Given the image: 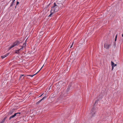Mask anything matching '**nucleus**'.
Wrapping results in <instances>:
<instances>
[{
    "label": "nucleus",
    "instance_id": "3",
    "mask_svg": "<svg viewBox=\"0 0 123 123\" xmlns=\"http://www.w3.org/2000/svg\"><path fill=\"white\" fill-rule=\"evenodd\" d=\"M95 109L93 107V108L91 110V113H90V115L92 117L94 115V114H95Z\"/></svg>",
    "mask_w": 123,
    "mask_h": 123
},
{
    "label": "nucleus",
    "instance_id": "19",
    "mask_svg": "<svg viewBox=\"0 0 123 123\" xmlns=\"http://www.w3.org/2000/svg\"><path fill=\"white\" fill-rule=\"evenodd\" d=\"M98 100H96L95 102V104H94V105H95V104H96V103H97V102H98Z\"/></svg>",
    "mask_w": 123,
    "mask_h": 123
},
{
    "label": "nucleus",
    "instance_id": "32",
    "mask_svg": "<svg viewBox=\"0 0 123 123\" xmlns=\"http://www.w3.org/2000/svg\"><path fill=\"white\" fill-rule=\"evenodd\" d=\"M0 123H4L1 121Z\"/></svg>",
    "mask_w": 123,
    "mask_h": 123
},
{
    "label": "nucleus",
    "instance_id": "1",
    "mask_svg": "<svg viewBox=\"0 0 123 123\" xmlns=\"http://www.w3.org/2000/svg\"><path fill=\"white\" fill-rule=\"evenodd\" d=\"M58 10L59 9L58 8V7H57L56 5V3L55 2L54 3L53 6L51 7V12H57Z\"/></svg>",
    "mask_w": 123,
    "mask_h": 123
},
{
    "label": "nucleus",
    "instance_id": "33",
    "mask_svg": "<svg viewBox=\"0 0 123 123\" xmlns=\"http://www.w3.org/2000/svg\"><path fill=\"white\" fill-rule=\"evenodd\" d=\"M16 8V6L15 7V8Z\"/></svg>",
    "mask_w": 123,
    "mask_h": 123
},
{
    "label": "nucleus",
    "instance_id": "14",
    "mask_svg": "<svg viewBox=\"0 0 123 123\" xmlns=\"http://www.w3.org/2000/svg\"><path fill=\"white\" fill-rule=\"evenodd\" d=\"M54 12H51V10L50 11V14H49V16L48 17H50L54 13Z\"/></svg>",
    "mask_w": 123,
    "mask_h": 123
},
{
    "label": "nucleus",
    "instance_id": "6",
    "mask_svg": "<svg viewBox=\"0 0 123 123\" xmlns=\"http://www.w3.org/2000/svg\"><path fill=\"white\" fill-rule=\"evenodd\" d=\"M46 98V97H43L42 99H41L40 100H39L38 102H37L36 103V104L37 105L39 103L42 101L44 99Z\"/></svg>",
    "mask_w": 123,
    "mask_h": 123
},
{
    "label": "nucleus",
    "instance_id": "2",
    "mask_svg": "<svg viewBox=\"0 0 123 123\" xmlns=\"http://www.w3.org/2000/svg\"><path fill=\"white\" fill-rule=\"evenodd\" d=\"M19 44V42L18 41H17L16 42H15L14 43L13 45H12L9 48V49L10 50L13 47H14L15 46L17 45H18Z\"/></svg>",
    "mask_w": 123,
    "mask_h": 123
},
{
    "label": "nucleus",
    "instance_id": "7",
    "mask_svg": "<svg viewBox=\"0 0 123 123\" xmlns=\"http://www.w3.org/2000/svg\"><path fill=\"white\" fill-rule=\"evenodd\" d=\"M18 114V113H15L14 115L11 116L9 118V120H10L11 119V118H14L15 116H16V114Z\"/></svg>",
    "mask_w": 123,
    "mask_h": 123
},
{
    "label": "nucleus",
    "instance_id": "4",
    "mask_svg": "<svg viewBox=\"0 0 123 123\" xmlns=\"http://www.w3.org/2000/svg\"><path fill=\"white\" fill-rule=\"evenodd\" d=\"M56 5L57 7H58L59 9L60 8H62L63 6V5L61 3L57 4H56Z\"/></svg>",
    "mask_w": 123,
    "mask_h": 123
},
{
    "label": "nucleus",
    "instance_id": "25",
    "mask_svg": "<svg viewBox=\"0 0 123 123\" xmlns=\"http://www.w3.org/2000/svg\"><path fill=\"white\" fill-rule=\"evenodd\" d=\"M117 34L116 36V37H115V38H117Z\"/></svg>",
    "mask_w": 123,
    "mask_h": 123
},
{
    "label": "nucleus",
    "instance_id": "12",
    "mask_svg": "<svg viewBox=\"0 0 123 123\" xmlns=\"http://www.w3.org/2000/svg\"><path fill=\"white\" fill-rule=\"evenodd\" d=\"M22 50V48H20L19 49H18V50H17L16 51L15 53H19V51L20 50Z\"/></svg>",
    "mask_w": 123,
    "mask_h": 123
},
{
    "label": "nucleus",
    "instance_id": "10",
    "mask_svg": "<svg viewBox=\"0 0 123 123\" xmlns=\"http://www.w3.org/2000/svg\"><path fill=\"white\" fill-rule=\"evenodd\" d=\"M9 54V53H7L5 55L2 56H1V57L2 59H3L5 57L7 56Z\"/></svg>",
    "mask_w": 123,
    "mask_h": 123
},
{
    "label": "nucleus",
    "instance_id": "26",
    "mask_svg": "<svg viewBox=\"0 0 123 123\" xmlns=\"http://www.w3.org/2000/svg\"><path fill=\"white\" fill-rule=\"evenodd\" d=\"M15 0H12V2H14V1Z\"/></svg>",
    "mask_w": 123,
    "mask_h": 123
},
{
    "label": "nucleus",
    "instance_id": "23",
    "mask_svg": "<svg viewBox=\"0 0 123 123\" xmlns=\"http://www.w3.org/2000/svg\"><path fill=\"white\" fill-rule=\"evenodd\" d=\"M19 3V2L18 1H17L16 3V5H18Z\"/></svg>",
    "mask_w": 123,
    "mask_h": 123
},
{
    "label": "nucleus",
    "instance_id": "18",
    "mask_svg": "<svg viewBox=\"0 0 123 123\" xmlns=\"http://www.w3.org/2000/svg\"><path fill=\"white\" fill-rule=\"evenodd\" d=\"M16 113H18V114H16V116H19V114H20V112H18Z\"/></svg>",
    "mask_w": 123,
    "mask_h": 123
},
{
    "label": "nucleus",
    "instance_id": "24",
    "mask_svg": "<svg viewBox=\"0 0 123 123\" xmlns=\"http://www.w3.org/2000/svg\"><path fill=\"white\" fill-rule=\"evenodd\" d=\"M114 67L113 66H112V70L113 68H114Z\"/></svg>",
    "mask_w": 123,
    "mask_h": 123
},
{
    "label": "nucleus",
    "instance_id": "13",
    "mask_svg": "<svg viewBox=\"0 0 123 123\" xmlns=\"http://www.w3.org/2000/svg\"><path fill=\"white\" fill-rule=\"evenodd\" d=\"M26 46V43H24L23 45V46H21V48H22V50L23 49L24 47H25Z\"/></svg>",
    "mask_w": 123,
    "mask_h": 123
},
{
    "label": "nucleus",
    "instance_id": "30",
    "mask_svg": "<svg viewBox=\"0 0 123 123\" xmlns=\"http://www.w3.org/2000/svg\"><path fill=\"white\" fill-rule=\"evenodd\" d=\"M43 94H42L40 96H39V97H40L41 96H42V95H43Z\"/></svg>",
    "mask_w": 123,
    "mask_h": 123
},
{
    "label": "nucleus",
    "instance_id": "16",
    "mask_svg": "<svg viewBox=\"0 0 123 123\" xmlns=\"http://www.w3.org/2000/svg\"><path fill=\"white\" fill-rule=\"evenodd\" d=\"M7 118L6 117H5L2 120V122L4 123V122L5 120Z\"/></svg>",
    "mask_w": 123,
    "mask_h": 123
},
{
    "label": "nucleus",
    "instance_id": "31",
    "mask_svg": "<svg viewBox=\"0 0 123 123\" xmlns=\"http://www.w3.org/2000/svg\"><path fill=\"white\" fill-rule=\"evenodd\" d=\"M122 37H123V34H122Z\"/></svg>",
    "mask_w": 123,
    "mask_h": 123
},
{
    "label": "nucleus",
    "instance_id": "9",
    "mask_svg": "<svg viewBox=\"0 0 123 123\" xmlns=\"http://www.w3.org/2000/svg\"><path fill=\"white\" fill-rule=\"evenodd\" d=\"M44 64L43 65V66L42 67V68H41L40 69L37 73H36L35 74L33 75H27V76H31V77H33V76L34 75H35L36 74H37V73H38L39 71L43 67V66H44Z\"/></svg>",
    "mask_w": 123,
    "mask_h": 123
},
{
    "label": "nucleus",
    "instance_id": "29",
    "mask_svg": "<svg viewBox=\"0 0 123 123\" xmlns=\"http://www.w3.org/2000/svg\"><path fill=\"white\" fill-rule=\"evenodd\" d=\"M69 91H68V89H67V92H68Z\"/></svg>",
    "mask_w": 123,
    "mask_h": 123
},
{
    "label": "nucleus",
    "instance_id": "8",
    "mask_svg": "<svg viewBox=\"0 0 123 123\" xmlns=\"http://www.w3.org/2000/svg\"><path fill=\"white\" fill-rule=\"evenodd\" d=\"M14 111V109H13L11 111L9 112V115H11L12 114L13 112Z\"/></svg>",
    "mask_w": 123,
    "mask_h": 123
},
{
    "label": "nucleus",
    "instance_id": "20",
    "mask_svg": "<svg viewBox=\"0 0 123 123\" xmlns=\"http://www.w3.org/2000/svg\"><path fill=\"white\" fill-rule=\"evenodd\" d=\"M24 75H23V74L21 75L20 76L19 79H20Z\"/></svg>",
    "mask_w": 123,
    "mask_h": 123
},
{
    "label": "nucleus",
    "instance_id": "22",
    "mask_svg": "<svg viewBox=\"0 0 123 123\" xmlns=\"http://www.w3.org/2000/svg\"><path fill=\"white\" fill-rule=\"evenodd\" d=\"M70 86H68V88H67L68 90V91H69V90L70 89Z\"/></svg>",
    "mask_w": 123,
    "mask_h": 123
},
{
    "label": "nucleus",
    "instance_id": "21",
    "mask_svg": "<svg viewBox=\"0 0 123 123\" xmlns=\"http://www.w3.org/2000/svg\"><path fill=\"white\" fill-rule=\"evenodd\" d=\"M74 43V42H73L72 43V44L71 45V46L70 47V48H72V47L73 46V45Z\"/></svg>",
    "mask_w": 123,
    "mask_h": 123
},
{
    "label": "nucleus",
    "instance_id": "27",
    "mask_svg": "<svg viewBox=\"0 0 123 123\" xmlns=\"http://www.w3.org/2000/svg\"><path fill=\"white\" fill-rule=\"evenodd\" d=\"M51 87V86H50L49 87V88H48L49 89V90L50 89V87Z\"/></svg>",
    "mask_w": 123,
    "mask_h": 123
},
{
    "label": "nucleus",
    "instance_id": "28",
    "mask_svg": "<svg viewBox=\"0 0 123 123\" xmlns=\"http://www.w3.org/2000/svg\"><path fill=\"white\" fill-rule=\"evenodd\" d=\"M117 40V38H115V41H116Z\"/></svg>",
    "mask_w": 123,
    "mask_h": 123
},
{
    "label": "nucleus",
    "instance_id": "5",
    "mask_svg": "<svg viewBox=\"0 0 123 123\" xmlns=\"http://www.w3.org/2000/svg\"><path fill=\"white\" fill-rule=\"evenodd\" d=\"M110 45L107 43L104 44V47L107 49H109L110 46Z\"/></svg>",
    "mask_w": 123,
    "mask_h": 123
},
{
    "label": "nucleus",
    "instance_id": "17",
    "mask_svg": "<svg viewBox=\"0 0 123 123\" xmlns=\"http://www.w3.org/2000/svg\"><path fill=\"white\" fill-rule=\"evenodd\" d=\"M14 2H12V3L11 4V5H10V7H11V6H13V4H14Z\"/></svg>",
    "mask_w": 123,
    "mask_h": 123
},
{
    "label": "nucleus",
    "instance_id": "11",
    "mask_svg": "<svg viewBox=\"0 0 123 123\" xmlns=\"http://www.w3.org/2000/svg\"><path fill=\"white\" fill-rule=\"evenodd\" d=\"M111 66L115 67L117 66V64H115L112 61H111Z\"/></svg>",
    "mask_w": 123,
    "mask_h": 123
},
{
    "label": "nucleus",
    "instance_id": "15",
    "mask_svg": "<svg viewBox=\"0 0 123 123\" xmlns=\"http://www.w3.org/2000/svg\"><path fill=\"white\" fill-rule=\"evenodd\" d=\"M44 33L43 32V31H41L39 33V35L40 36H41Z\"/></svg>",
    "mask_w": 123,
    "mask_h": 123
}]
</instances>
